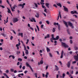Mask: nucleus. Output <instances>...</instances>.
Returning a JSON list of instances; mask_svg holds the SVG:
<instances>
[{"label":"nucleus","mask_w":78,"mask_h":78,"mask_svg":"<svg viewBox=\"0 0 78 78\" xmlns=\"http://www.w3.org/2000/svg\"><path fill=\"white\" fill-rule=\"evenodd\" d=\"M61 43L62 45L64 47H65V48H69V45L66 44V43L63 42H61Z\"/></svg>","instance_id":"1"},{"label":"nucleus","mask_w":78,"mask_h":78,"mask_svg":"<svg viewBox=\"0 0 78 78\" xmlns=\"http://www.w3.org/2000/svg\"><path fill=\"white\" fill-rule=\"evenodd\" d=\"M71 14H78V12H77L76 11L74 10V11H72L70 12Z\"/></svg>","instance_id":"2"},{"label":"nucleus","mask_w":78,"mask_h":78,"mask_svg":"<svg viewBox=\"0 0 78 78\" xmlns=\"http://www.w3.org/2000/svg\"><path fill=\"white\" fill-rule=\"evenodd\" d=\"M64 10L66 12H69V10L68 8H67L65 6H63Z\"/></svg>","instance_id":"3"},{"label":"nucleus","mask_w":78,"mask_h":78,"mask_svg":"<svg viewBox=\"0 0 78 78\" xmlns=\"http://www.w3.org/2000/svg\"><path fill=\"white\" fill-rule=\"evenodd\" d=\"M63 23L66 25V28L68 27V24H67V22H66V21L63 20Z\"/></svg>","instance_id":"4"},{"label":"nucleus","mask_w":78,"mask_h":78,"mask_svg":"<svg viewBox=\"0 0 78 78\" xmlns=\"http://www.w3.org/2000/svg\"><path fill=\"white\" fill-rule=\"evenodd\" d=\"M32 19H30V21L31 22H36V20H35V18H32Z\"/></svg>","instance_id":"5"},{"label":"nucleus","mask_w":78,"mask_h":78,"mask_svg":"<svg viewBox=\"0 0 78 78\" xmlns=\"http://www.w3.org/2000/svg\"><path fill=\"white\" fill-rule=\"evenodd\" d=\"M19 20L17 19V18H14V20H13V23H16V22H18Z\"/></svg>","instance_id":"6"},{"label":"nucleus","mask_w":78,"mask_h":78,"mask_svg":"<svg viewBox=\"0 0 78 78\" xmlns=\"http://www.w3.org/2000/svg\"><path fill=\"white\" fill-rule=\"evenodd\" d=\"M74 58L75 59L76 61H78V56L77 55H74Z\"/></svg>","instance_id":"7"},{"label":"nucleus","mask_w":78,"mask_h":78,"mask_svg":"<svg viewBox=\"0 0 78 78\" xmlns=\"http://www.w3.org/2000/svg\"><path fill=\"white\" fill-rule=\"evenodd\" d=\"M71 63V62L70 61H69L68 62V63L67 64V67H68V68H70V64Z\"/></svg>","instance_id":"8"},{"label":"nucleus","mask_w":78,"mask_h":78,"mask_svg":"<svg viewBox=\"0 0 78 78\" xmlns=\"http://www.w3.org/2000/svg\"><path fill=\"white\" fill-rule=\"evenodd\" d=\"M25 5V3H24L23 4H20L19 5L20 6H22V8H24V6Z\"/></svg>","instance_id":"9"},{"label":"nucleus","mask_w":78,"mask_h":78,"mask_svg":"<svg viewBox=\"0 0 78 78\" xmlns=\"http://www.w3.org/2000/svg\"><path fill=\"white\" fill-rule=\"evenodd\" d=\"M18 36H21V37H23V33H19L18 34Z\"/></svg>","instance_id":"10"},{"label":"nucleus","mask_w":78,"mask_h":78,"mask_svg":"<svg viewBox=\"0 0 78 78\" xmlns=\"http://www.w3.org/2000/svg\"><path fill=\"white\" fill-rule=\"evenodd\" d=\"M64 53V51H62L61 53V55L60 56L61 59H62L63 58V54Z\"/></svg>","instance_id":"11"},{"label":"nucleus","mask_w":78,"mask_h":78,"mask_svg":"<svg viewBox=\"0 0 78 78\" xmlns=\"http://www.w3.org/2000/svg\"><path fill=\"white\" fill-rule=\"evenodd\" d=\"M68 23L69 26H70V27H72V26L73 25V24L70 22H68Z\"/></svg>","instance_id":"12"},{"label":"nucleus","mask_w":78,"mask_h":78,"mask_svg":"<svg viewBox=\"0 0 78 78\" xmlns=\"http://www.w3.org/2000/svg\"><path fill=\"white\" fill-rule=\"evenodd\" d=\"M35 16L37 18H39V14L38 13H36V15H35Z\"/></svg>","instance_id":"13"},{"label":"nucleus","mask_w":78,"mask_h":78,"mask_svg":"<svg viewBox=\"0 0 78 78\" xmlns=\"http://www.w3.org/2000/svg\"><path fill=\"white\" fill-rule=\"evenodd\" d=\"M45 5L47 8H49V3H45Z\"/></svg>","instance_id":"14"},{"label":"nucleus","mask_w":78,"mask_h":78,"mask_svg":"<svg viewBox=\"0 0 78 78\" xmlns=\"http://www.w3.org/2000/svg\"><path fill=\"white\" fill-rule=\"evenodd\" d=\"M26 64L27 67H29V68H30V67H31V66L30 65V64L28 63L27 62L26 63Z\"/></svg>","instance_id":"15"},{"label":"nucleus","mask_w":78,"mask_h":78,"mask_svg":"<svg viewBox=\"0 0 78 78\" xmlns=\"http://www.w3.org/2000/svg\"><path fill=\"white\" fill-rule=\"evenodd\" d=\"M20 42L18 43V44H16V47H17V49H19V46H20Z\"/></svg>","instance_id":"16"},{"label":"nucleus","mask_w":78,"mask_h":78,"mask_svg":"<svg viewBox=\"0 0 78 78\" xmlns=\"http://www.w3.org/2000/svg\"><path fill=\"white\" fill-rule=\"evenodd\" d=\"M57 6H59V7H60V8H61L62 7V5H61V4L60 3H58L57 4H56Z\"/></svg>","instance_id":"17"},{"label":"nucleus","mask_w":78,"mask_h":78,"mask_svg":"<svg viewBox=\"0 0 78 78\" xmlns=\"http://www.w3.org/2000/svg\"><path fill=\"white\" fill-rule=\"evenodd\" d=\"M18 75V77H21V76L20 75H22V76H23V73L19 74Z\"/></svg>","instance_id":"18"},{"label":"nucleus","mask_w":78,"mask_h":78,"mask_svg":"<svg viewBox=\"0 0 78 78\" xmlns=\"http://www.w3.org/2000/svg\"><path fill=\"white\" fill-rule=\"evenodd\" d=\"M55 70L58 71V70H59V68L58 67V66L56 65H55Z\"/></svg>","instance_id":"19"},{"label":"nucleus","mask_w":78,"mask_h":78,"mask_svg":"<svg viewBox=\"0 0 78 78\" xmlns=\"http://www.w3.org/2000/svg\"><path fill=\"white\" fill-rule=\"evenodd\" d=\"M24 50L26 51V54H27V55L28 54V50H27V49H24Z\"/></svg>","instance_id":"20"},{"label":"nucleus","mask_w":78,"mask_h":78,"mask_svg":"<svg viewBox=\"0 0 78 78\" xmlns=\"http://www.w3.org/2000/svg\"><path fill=\"white\" fill-rule=\"evenodd\" d=\"M55 29H56V28H55V27H53V30H52V31L53 33H55Z\"/></svg>","instance_id":"21"},{"label":"nucleus","mask_w":78,"mask_h":78,"mask_svg":"<svg viewBox=\"0 0 78 78\" xmlns=\"http://www.w3.org/2000/svg\"><path fill=\"white\" fill-rule=\"evenodd\" d=\"M59 16L60 19H61V12H59V15H58V17H59Z\"/></svg>","instance_id":"22"},{"label":"nucleus","mask_w":78,"mask_h":78,"mask_svg":"<svg viewBox=\"0 0 78 78\" xmlns=\"http://www.w3.org/2000/svg\"><path fill=\"white\" fill-rule=\"evenodd\" d=\"M7 9H8V13H10L11 12V10H10L9 9V8H7Z\"/></svg>","instance_id":"23"},{"label":"nucleus","mask_w":78,"mask_h":78,"mask_svg":"<svg viewBox=\"0 0 78 78\" xmlns=\"http://www.w3.org/2000/svg\"><path fill=\"white\" fill-rule=\"evenodd\" d=\"M40 64H42L43 63V61L42 60H41L40 62Z\"/></svg>","instance_id":"24"},{"label":"nucleus","mask_w":78,"mask_h":78,"mask_svg":"<svg viewBox=\"0 0 78 78\" xmlns=\"http://www.w3.org/2000/svg\"><path fill=\"white\" fill-rule=\"evenodd\" d=\"M59 25V23H54V25Z\"/></svg>","instance_id":"25"},{"label":"nucleus","mask_w":78,"mask_h":78,"mask_svg":"<svg viewBox=\"0 0 78 78\" xmlns=\"http://www.w3.org/2000/svg\"><path fill=\"white\" fill-rule=\"evenodd\" d=\"M61 27V26H60V25H59L58 26V29L59 30H61V27Z\"/></svg>","instance_id":"26"},{"label":"nucleus","mask_w":78,"mask_h":78,"mask_svg":"<svg viewBox=\"0 0 78 78\" xmlns=\"http://www.w3.org/2000/svg\"><path fill=\"white\" fill-rule=\"evenodd\" d=\"M23 46L24 47V49H27V48L26 47V46H25V45L24 44H23Z\"/></svg>","instance_id":"27"},{"label":"nucleus","mask_w":78,"mask_h":78,"mask_svg":"<svg viewBox=\"0 0 78 78\" xmlns=\"http://www.w3.org/2000/svg\"><path fill=\"white\" fill-rule=\"evenodd\" d=\"M59 36H57L55 38V39L56 40H58V39H59Z\"/></svg>","instance_id":"28"},{"label":"nucleus","mask_w":78,"mask_h":78,"mask_svg":"<svg viewBox=\"0 0 78 78\" xmlns=\"http://www.w3.org/2000/svg\"><path fill=\"white\" fill-rule=\"evenodd\" d=\"M49 56H50V57L52 58V55H51V53H49Z\"/></svg>","instance_id":"29"},{"label":"nucleus","mask_w":78,"mask_h":78,"mask_svg":"<svg viewBox=\"0 0 78 78\" xmlns=\"http://www.w3.org/2000/svg\"><path fill=\"white\" fill-rule=\"evenodd\" d=\"M34 5L36 8H37V5L36 3H34Z\"/></svg>","instance_id":"30"},{"label":"nucleus","mask_w":78,"mask_h":78,"mask_svg":"<svg viewBox=\"0 0 78 78\" xmlns=\"http://www.w3.org/2000/svg\"><path fill=\"white\" fill-rule=\"evenodd\" d=\"M36 27L38 30V31H39V27H38V26L36 25Z\"/></svg>","instance_id":"31"},{"label":"nucleus","mask_w":78,"mask_h":78,"mask_svg":"<svg viewBox=\"0 0 78 78\" xmlns=\"http://www.w3.org/2000/svg\"><path fill=\"white\" fill-rule=\"evenodd\" d=\"M18 60L19 61H22V58H18Z\"/></svg>","instance_id":"32"},{"label":"nucleus","mask_w":78,"mask_h":78,"mask_svg":"<svg viewBox=\"0 0 78 78\" xmlns=\"http://www.w3.org/2000/svg\"><path fill=\"white\" fill-rule=\"evenodd\" d=\"M37 73H35L34 74V75H35V76L36 78H37Z\"/></svg>","instance_id":"33"},{"label":"nucleus","mask_w":78,"mask_h":78,"mask_svg":"<svg viewBox=\"0 0 78 78\" xmlns=\"http://www.w3.org/2000/svg\"><path fill=\"white\" fill-rule=\"evenodd\" d=\"M46 37H47V38H49L50 37V35H49V34H47Z\"/></svg>","instance_id":"34"},{"label":"nucleus","mask_w":78,"mask_h":78,"mask_svg":"<svg viewBox=\"0 0 78 78\" xmlns=\"http://www.w3.org/2000/svg\"><path fill=\"white\" fill-rule=\"evenodd\" d=\"M2 36H4V37H6V35H5V34H2Z\"/></svg>","instance_id":"35"},{"label":"nucleus","mask_w":78,"mask_h":78,"mask_svg":"<svg viewBox=\"0 0 78 78\" xmlns=\"http://www.w3.org/2000/svg\"><path fill=\"white\" fill-rule=\"evenodd\" d=\"M14 69H10V71L11 72H14Z\"/></svg>","instance_id":"36"},{"label":"nucleus","mask_w":78,"mask_h":78,"mask_svg":"<svg viewBox=\"0 0 78 78\" xmlns=\"http://www.w3.org/2000/svg\"><path fill=\"white\" fill-rule=\"evenodd\" d=\"M44 11L45 12H46V13H47V9L45 8L44 9Z\"/></svg>","instance_id":"37"},{"label":"nucleus","mask_w":78,"mask_h":78,"mask_svg":"<svg viewBox=\"0 0 78 78\" xmlns=\"http://www.w3.org/2000/svg\"><path fill=\"white\" fill-rule=\"evenodd\" d=\"M70 20L72 21V22H75V20L74 19H70Z\"/></svg>","instance_id":"38"},{"label":"nucleus","mask_w":78,"mask_h":78,"mask_svg":"<svg viewBox=\"0 0 78 78\" xmlns=\"http://www.w3.org/2000/svg\"><path fill=\"white\" fill-rule=\"evenodd\" d=\"M74 49H78V48L76 46H75L74 47Z\"/></svg>","instance_id":"39"},{"label":"nucleus","mask_w":78,"mask_h":78,"mask_svg":"<svg viewBox=\"0 0 78 78\" xmlns=\"http://www.w3.org/2000/svg\"><path fill=\"white\" fill-rule=\"evenodd\" d=\"M46 23H47V24H48V25H49V24H50L49 23V21H48V20L46 21Z\"/></svg>","instance_id":"40"},{"label":"nucleus","mask_w":78,"mask_h":78,"mask_svg":"<svg viewBox=\"0 0 78 78\" xmlns=\"http://www.w3.org/2000/svg\"><path fill=\"white\" fill-rule=\"evenodd\" d=\"M12 58V59H14L15 58V57L14 55H12L11 56Z\"/></svg>","instance_id":"41"},{"label":"nucleus","mask_w":78,"mask_h":78,"mask_svg":"<svg viewBox=\"0 0 78 78\" xmlns=\"http://www.w3.org/2000/svg\"><path fill=\"white\" fill-rule=\"evenodd\" d=\"M47 52H49L50 51V49H47Z\"/></svg>","instance_id":"42"},{"label":"nucleus","mask_w":78,"mask_h":78,"mask_svg":"<svg viewBox=\"0 0 78 78\" xmlns=\"http://www.w3.org/2000/svg\"><path fill=\"white\" fill-rule=\"evenodd\" d=\"M30 69L31 70V71L32 72H33L34 71L33 70V69H32V68L31 67L30 68Z\"/></svg>","instance_id":"43"},{"label":"nucleus","mask_w":78,"mask_h":78,"mask_svg":"<svg viewBox=\"0 0 78 78\" xmlns=\"http://www.w3.org/2000/svg\"><path fill=\"white\" fill-rule=\"evenodd\" d=\"M43 27H44V25L43 24H42L41 25V28H42V29H43Z\"/></svg>","instance_id":"44"},{"label":"nucleus","mask_w":78,"mask_h":78,"mask_svg":"<svg viewBox=\"0 0 78 78\" xmlns=\"http://www.w3.org/2000/svg\"><path fill=\"white\" fill-rule=\"evenodd\" d=\"M29 42V40L27 39V42L26 43V44H28V43Z\"/></svg>","instance_id":"45"},{"label":"nucleus","mask_w":78,"mask_h":78,"mask_svg":"<svg viewBox=\"0 0 78 78\" xmlns=\"http://www.w3.org/2000/svg\"><path fill=\"white\" fill-rule=\"evenodd\" d=\"M70 44H72V43H73V41H72V40H70Z\"/></svg>","instance_id":"46"},{"label":"nucleus","mask_w":78,"mask_h":78,"mask_svg":"<svg viewBox=\"0 0 78 78\" xmlns=\"http://www.w3.org/2000/svg\"><path fill=\"white\" fill-rule=\"evenodd\" d=\"M76 8L78 10V4H76Z\"/></svg>","instance_id":"47"},{"label":"nucleus","mask_w":78,"mask_h":78,"mask_svg":"<svg viewBox=\"0 0 78 78\" xmlns=\"http://www.w3.org/2000/svg\"><path fill=\"white\" fill-rule=\"evenodd\" d=\"M0 6L1 7H2V8H5V6L2 5H0Z\"/></svg>","instance_id":"48"},{"label":"nucleus","mask_w":78,"mask_h":78,"mask_svg":"<svg viewBox=\"0 0 78 78\" xmlns=\"http://www.w3.org/2000/svg\"><path fill=\"white\" fill-rule=\"evenodd\" d=\"M40 3L41 5H45V3H44V2H41Z\"/></svg>","instance_id":"49"},{"label":"nucleus","mask_w":78,"mask_h":78,"mask_svg":"<svg viewBox=\"0 0 78 78\" xmlns=\"http://www.w3.org/2000/svg\"><path fill=\"white\" fill-rule=\"evenodd\" d=\"M12 39H13V37L12 36H11L10 37V40H12Z\"/></svg>","instance_id":"50"},{"label":"nucleus","mask_w":78,"mask_h":78,"mask_svg":"<svg viewBox=\"0 0 78 78\" xmlns=\"http://www.w3.org/2000/svg\"><path fill=\"white\" fill-rule=\"evenodd\" d=\"M11 10L12 11V12H14V11H15V10L13 9L12 8H11Z\"/></svg>","instance_id":"51"},{"label":"nucleus","mask_w":78,"mask_h":78,"mask_svg":"<svg viewBox=\"0 0 78 78\" xmlns=\"http://www.w3.org/2000/svg\"><path fill=\"white\" fill-rule=\"evenodd\" d=\"M76 61H74L73 62V64H76Z\"/></svg>","instance_id":"52"},{"label":"nucleus","mask_w":78,"mask_h":78,"mask_svg":"<svg viewBox=\"0 0 78 78\" xmlns=\"http://www.w3.org/2000/svg\"><path fill=\"white\" fill-rule=\"evenodd\" d=\"M12 32L14 33V34H16V32H15V31L14 30H12Z\"/></svg>","instance_id":"53"},{"label":"nucleus","mask_w":78,"mask_h":78,"mask_svg":"<svg viewBox=\"0 0 78 78\" xmlns=\"http://www.w3.org/2000/svg\"><path fill=\"white\" fill-rule=\"evenodd\" d=\"M54 6H55V8H57V5L56 4H54L53 5Z\"/></svg>","instance_id":"54"},{"label":"nucleus","mask_w":78,"mask_h":78,"mask_svg":"<svg viewBox=\"0 0 78 78\" xmlns=\"http://www.w3.org/2000/svg\"><path fill=\"white\" fill-rule=\"evenodd\" d=\"M22 68L23 69V70H24L25 69V66H24Z\"/></svg>","instance_id":"55"},{"label":"nucleus","mask_w":78,"mask_h":78,"mask_svg":"<svg viewBox=\"0 0 78 78\" xmlns=\"http://www.w3.org/2000/svg\"><path fill=\"white\" fill-rule=\"evenodd\" d=\"M29 28L30 30H33V28H32L31 27H30Z\"/></svg>","instance_id":"56"},{"label":"nucleus","mask_w":78,"mask_h":78,"mask_svg":"<svg viewBox=\"0 0 78 78\" xmlns=\"http://www.w3.org/2000/svg\"><path fill=\"white\" fill-rule=\"evenodd\" d=\"M14 6L15 7V8H17V5H14Z\"/></svg>","instance_id":"57"},{"label":"nucleus","mask_w":78,"mask_h":78,"mask_svg":"<svg viewBox=\"0 0 78 78\" xmlns=\"http://www.w3.org/2000/svg\"><path fill=\"white\" fill-rule=\"evenodd\" d=\"M31 45L33 46H34V44L32 42H31Z\"/></svg>","instance_id":"58"},{"label":"nucleus","mask_w":78,"mask_h":78,"mask_svg":"<svg viewBox=\"0 0 78 78\" xmlns=\"http://www.w3.org/2000/svg\"><path fill=\"white\" fill-rule=\"evenodd\" d=\"M67 33H68V34H69V35H70V31H69V32H67Z\"/></svg>","instance_id":"59"},{"label":"nucleus","mask_w":78,"mask_h":78,"mask_svg":"<svg viewBox=\"0 0 78 78\" xmlns=\"http://www.w3.org/2000/svg\"><path fill=\"white\" fill-rule=\"evenodd\" d=\"M17 71L16 70H14V73H17Z\"/></svg>","instance_id":"60"},{"label":"nucleus","mask_w":78,"mask_h":78,"mask_svg":"<svg viewBox=\"0 0 78 78\" xmlns=\"http://www.w3.org/2000/svg\"><path fill=\"white\" fill-rule=\"evenodd\" d=\"M23 56H25V54H24V51L23 52Z\"/></svg>","instance_id":"61"},{"label":"nucleus","mask_w":78,"mask_h":78,"mask_svg":"<svg viewBox=\"0 0 78 78\" xmlns=\"http://www.w3.org/2000/svg\"><path fill=\"white\" fill-rule=\"evenodd\" d=\"M65 76V74L63 73L62 74V77H64Z\"/></svg>","instance_id":"62"},{"label":"nucleus","mask_w":78,"mask_h":78,"mask_svg":"<svg viewBox=\"0 0 78 78\" xmlns=\"http://www.w3.org/2000/svg\"><path fill=\"white\" fill-rule=\"evenodd\" d=\"M50 40H51V42L53 43V41L52 40V39H51V38L50 39Z\"/></svg>","instance_id":"63"},{"label":"nucleus","mask_w":78,"mask_h":78,"mask_svg":"<svg viewBox=\"0 0 78 78\" xmlns=\"http://www.w3.org/2000/svg\"><path fill=\"white\" fill-rule=\"evenodd\" d=\"M76 55H77V56H78V51H76L75 52Z\"/></svg>","instance_id":"64"}]
</instances>
